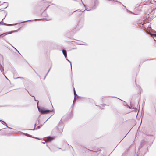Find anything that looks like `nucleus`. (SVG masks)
I'll list each match as a JSON object with an SVG mask.
<instances>
[{"instance_id": "nucleus-1", "label": "nucleus", "mask_w": 156, "mask_h": 156, "mask_svg": "<svg viewBox=\"0 0 156 156\" xmlns=\"http://www.w3.org/2000/svg\"><path fill=\"white\" fill-rule=\"evenodd\" d=\"M38 108L39 112L42 114H48L52 112V110H46L43 108H40L39 107Z\"/></svg>"}, {"instance_id": "nucleus-2", "label": "nucleus", "mask_w": 156, "mask_h": 156, "mask_svg": "<svg viewBox=\"0 0 156 156\" xmlns=\"http://www.w3.org/2000/svg\"><path fill=\"white\" fill-rule=\"evenodd\" d=\"M53 139V138L51 137H48L47 138L46 140H45L46 142H49L51 141Z\"/></svg>"}, {"instance_id": "nucleus-3", "label": "nucleus", "mask_w": 156, "mask_h": 156, "mask_svg": "<svg viewBox=\"0 0 156 156\" xmlns=\"http://www.w3.org/2000/svg\"><path fill=\"white\" fill-rule=\"evenodd\" d=\"M0 5L2 6V9H4L7 7V4L6 3H4L2 5Z\"/></svg>"}, {"instance_id": "nucleus-4", "label": "nucleus", "mask_w": 156, "mask_h": 156, "mask_svg": "<svg viewBox=\"0 0 156 156\" xmlns=\"http://www.w3.org/2000/svg\"><path fill=\"white\" fill-rule=\"evenodd\" d=\"M62 53H63V54H64L65 58H66L67 56V55L66 52V51L65 50H62Z\"/></svg>"}, {"instance_id": "nucleus-5", "label": "nucleus", "mask_w": 156, "mask_h": 156, "mask_svg": "<svg viewBox=\"0 0 156 156\" xmlns=\"http://www.w3.org/2000/svg\"><path fill=\"white\" fill-rule=\"evenodd\" d=\"M11 33L10 32H9V33H4L3 34H1L0 35V36L1 37L2 36V35H3L4 36H5L8 34H10Z\"/></svg>"}, {"instance_id": "nucleus-6", "label": "nucleus", "mask_w": 156, "mask_h": 156, "mask_svg": "<svg viewBox=\"0 0 156 156\" xmlns=\"http://www.w3.org/2000/svg\"><path fill=\"white\" fill-rule=\"evenodd\" d=\"M46 75H45L44 76V78H43V79L44 80L45 79V77H46Z\"/></svg>"}, {"instance_id": "nucleus-7", "label": "nucleus", "mask_w": 156, "mask_h": 156, "mask_svg": "<svg viewBox=\"0 0 156 156\" xmlns=\"http://www.w3.org/2000/svg\"><path fill=\"white\" fill-rule=\"evenodd\" d=\"M88 150L90 151H91V150Z\"/></svg>"}, {"instance_id": "nucleus-8", "label": "nucleus", "mask_w": 156, "mask_h": 156, "mask_svg": "<svg viewBox=\"0 0 156 156\" xmlns=\"http://www.w3.org/2000/svg\"><path fill=\"white\" fill-rule=\"evenodd\" d=\"M46 3H47L46 2ZM46 4L47 5H48V3H46Z\"/></svg>"}, {"instance_id": "nucleus-9", "label": "nucleus", "mask_w": 156, "mask_h": 156, "mask_svg": "<svg viewBox=\"0 0 156 156\" xmlns=\"http://www.w3.org/2000/svg\"><path fill=\"white\" fill-rule=\"evenodd\" d=\"M154 36H156V34H154Z\"/></svg>"}]
</instances>
